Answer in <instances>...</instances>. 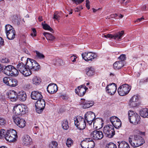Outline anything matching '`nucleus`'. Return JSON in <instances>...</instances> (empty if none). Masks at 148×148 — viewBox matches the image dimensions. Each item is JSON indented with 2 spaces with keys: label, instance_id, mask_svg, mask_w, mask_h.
<instances>
[{
  "label": "nucleus",
  "instance_id": "f257e3e1",
  "mask_svg": "<svg viewBox=\"0 0 148 148\" xmlns=\"http://www.w3.org/2000/svg\"><path fill=\"white\" fill-rule=\"evenodd\" d=\"M134 132L136 134L130 136L129 137V143L134 147L142 145L145 143V140L141 136L145 135V132H140L138 130H135Z\"/></svg>",
  "mask_w": 148,
  "mask_h": 148
},
{
  "label": "nucleus",
  "instance_id": "f03ea898",
  "mask_svg": "<svg viewBox=\"0 0 148 148\" xmlns=\"http://www.w3.org/2000/svg\"><path fill=\"white\" fill-rule=\"evenodd\" d=\"M95 113L91 111L87 112L84 116V119L90 125H92V122L94 125L95 123H97L100 122L101 123V119L99 118L95 119Z\"/></svg>",
  "mask_w": 148,
  "mask_h": 148
},
{
  "label": "nucleus",
  "instance_id": "7ed1b4c3",
  "mask_svg": "<svg viewBox=\"0 0 148 148\" xmlns=\"http://www.w3.org/2000/svg\"><path fill=\"white\" fill-rule=\"evenodd\" d=\"M13 112L16 115L25 114L28 112V108L24 105H16L13 109Z\"/></svg>",
  "mask_w": 148,
  "mask_h": 148
},
{
  "label": "nucleus",
  "instance_id": "20e7f679",
  "mask_svg": "<svg viewBox=\"0 0 148 148\" xmlns=\"http://www.w3.org/2000/svg\"><path fill=\"white\" fill-rule=\"evenodd\" d=\"M75 125L78 129L81 130H82L85 129L86 126V123L85 120L82 116H77V117L74 118Z\"/></svg>",
  "mask_w": 148,
  "mask_h": 148
},
{
  "label": "nucleus",
  "instance_id": "39448f33",
  "mask_svg": "<svg viewBox=\"0 0 148 148\" xmlns=\"http://www.w3.org/2000/svg\"><path fill=\"white\" fill-rule=\"evenodd\" d=\"M27 60L26 62L27 67L35 71H38L40 69V66L35 60L28 58H27Z\"/></svg>",
  "mask_w": 148,
  "mask_h": 148
},
{
  "label": "nucleus",
  "instance_id": "423d86ee",
  "mask_svg": "<svg viewBox=\"0 0 148 148\" xmlns=\"http://www.w3.org/2000/svg\"><path fill=\"white\" fill-rule=\"evenodd\" d=\"M128 115L129 120L131 123L136 125L140 123V118L137 113L130 110L128 112Z\"/></svg>",
  "mask_w": 148,
  "mask_h": 148
},
{
  "label": "nucleus",
  "instance_id": "0eeeda50",
  "mask_svg": "<svg viewBox=\"0 0 148 148\" xmlns=\"http://www.w3.org/2000/svg\"><path fill=\"white\" fill-rule=\"evenodd\" d=\"M104 134L107 137L112 138L115 134V131L112 125H105L103 128Z\"/></svg>",
  "mask_w": 148,
  "mask_h": 148
},
{
  "label": "nucleus",
  "instance_id": "6e6552de",
  "mask_svg": "<svg viewBox=\"0 0 148 148\" xmlns=\"http://www.w3.org/2000/svg\"><path fill=\"white\" fill-rule=\"evenodd\" d=\"M131 89V86L127 84H123L119 87L117 91L120 96H123L127 95Z\"/></svg>",
  "mask_w": 148,
  "mask_h": 148
},
{
  "label": "nucleus",
  "instance_id": "1a4fd4ad",
  "mask_svg": "<svg viewBox=\"0 0 148 148\" xmlns=\"http://www.w3.org/2000/svg\"><path fill=\"white\" fill-rule=\"evenodd\" d=\"M6 140L10 142H14L17 137L16 131L13 129L8 130L5 136Z\"/></svg>",
  "mask_w": 148,
  "mask_h": 148
},
{
  "label": "nucleus",
  "instance_id": "9d476101",
  "mask_svg": "<svg viewBox=\"0 0 148 148\" xmlns=\"http://www.w3.org/2000/svg\"><path fill=\"white\" fill-rule=\"evenodd\" d=\"M45 106V100L40 99L37 101L35 104L36 111L38 113L42 112L44 109Z\"/></svg>",
  "mask_w": 148,
  "mask_h": 148
},
{
  "label": "nucleus",
  "instance_id": "9b49d317",
  "mask_svg": "<svg viewBox=\"0 0 148 148\" xmlns=\"http://www.w3.org/2000/svg\"><path fill=\"white\" fill-rule=\"evenodd\" d=\"M124 31H122L119 32L114 35L108 34L106 35H105L104 37L106 38H110L116 40L117 42H119L121 40L123 35L124 34Z\"/></svg>",
  "mask_w": 148,
  "mask_h": 148
},
{
  "label": "nucleus",
  "instance_id": "f8f14e48",
  "mask_svg": "<svg viewBox=\"0 0 148 148\" xmlns=\"http://www.w3.org/2000/svg\"><path fill=\"white\" fill-rule=\"evenodd\" d=\"M82 58L87 62L92 61L97 56L96 54L91 52H84L82 54Z\"/></svg>",
  "mask_w": 148,
  "mask_h": 148
},
{
  "label": "nucleus",
  "instance_id": "ddd939ff",
  "mask_svg": "<svg viewBox=\"0 0 148 148\" xmlns=\"http://www.w3.org/2000/svg\"><path fill=\"white\" fill-rule=\"evenodd\" d=\"M91 137L95 140H99L101 139L103 137L102 132L101 131L95 130L92 132L90 134Z\"/></svg>",
  "mask_w": 148,
  "mask_h": 148
},
{
  "label": "nucleus",
  "instance_id": "4468645a",
  "mask_svg": "<svg viewBox=\"0 0 148 148\" xmlns=\"http://www.w3.org/2000/svg\"><path fill=\"white\" fill-rule=\"evenodd\" d=\"M12 118L16 124L21 128L24 127L26 125V122L24 119L19 117L13 116Z\"/></svg>",
  "mask_w": 148,
  "mask_h": 148
},
{
  "label": "nucleus",
  "instance_id": "2eb2a0df",
  "mask_svg": "<svg viewBox=\"0 0 148 148\" xmlns=\"http://www.w3.org/2000/svg\"><path fill=\"white\" fill-rule=\"evenodd\" d=\"M106 92L111 95L114 94L117 89V85L113 83L108 85L106 88Z\"/></svg>",
  "mask_w": 148,
  "mask_h": 148
},
{
  "label": "nucleus",
  "instance_id": "dca6fc26",
  "mask_svg": "<svg viewBox=\"0 0 148 148\" xmlns=\"http://www.w3.org/2000/svg\"><path fill=\"white\" fill-rule=\"evenodd\" d=\"M88 88L84 85H82L78 86L77 90H75V92L80 97L83 96L85 94L86 91Z\"/></svg>",
  "mask_w": 148,
  "mask_h": 148
},
{
  "label": "nucleus",
  "instance_id": "f3484780",
  "mask_svg": "<svg viewBox=\"0 0 148 148\" xmlns=\"http://www.w3.org/2000/svg\"><path fill=\"white\" fill-rule=\"evenodd\" d=\"M31 98L34 100H39L42 98L41 92L37 91H32L31 95Z\"/></svg>",
  "mask_w": 148,
  "mask_h": 148
},
{
  "label": "nucleus",
  "instance_id": "a211bd4d",
  "mask_svg": "<svg viewBox=\"0 0 148 148\" xmlns=\"http://www.w3.org/2000/svg\"><path fill=\"white\" fill-rule=\"evenodd\" d=\"M23 144L26 146H29L32 144V139L27 135H24L22 137Z\"/></svg>",
  "mask_w": 148,
  "mask_h": 148
},
{
  "label": "nucleus",
  "instance_id": "6ab92c4d",
  "mask_svg": "<svg viewBox=\"0 0 148 148\" xmlns=\"http://www.w3.org/2000/svg\"><path fill=\"white\" fill-rule=\"evenodd\" d=\"M47 90L49 93L53 94L57 91L58 87L57 85L55 84H50L47 86Z\"/></svg>",
  "mask_w": 148,
  "mask_h": 148
},
{
  "label": "nucleus",
  "instance_id": "aec40b11",
  "mask_svg": "<svg viewBox=\"0 0 148 148\" xmlns=\"http://www.w3.org/2000/svg\"><path fill=\"white\" fill-rule=\"evenodd\" d=\"M81 103L84 108H88L94 105V102L92 101H86L84 99H81Z\"/></svg>",
  "mask_w": 148,
  "mask_h": 148
},
{
  "label": "nucleus",
  "instance_id": "412c9836",
  "mask_svg": "<svg viewBox=\"0 0 148 148\" xmlns=\"http://www.w3.org/2000/svg\"><path fill=\"white\" fill-rule=\"evenodd\" d=\"M17 99H18L21 101H25L27 98V95L25 92L21 90L17 94Z\"/></svg>",
  "mask_w": 148,
  "mask_h": 148
},
{
  "label": "nucleus",
  "instance_id": "4be33fe9",
  "mask_svg": "<svg viewBox=\"0 0 148 148\" xmlns=\"http://www.w3.org/2000/svg\"><path fill=\"white\" fill-rule=\"evenodd\" d=\"M7 96L12 101H16L17 99V93L14 90H10L8 93Z\"/></svg>",
  "mask_w": 148,
  "mask_h": 148
},
{
  "label": "nucleus",
  "instance_id": "5701e85b",
  "mask_svg": "<svg viewBox=\"0 0 148 148\" xmlns=\"http://www.w3.org/2000/svg\"><path fill=\"white\" fill-rule=\"evenodd\" d=\"M86 74L88 77H91L95 74V69L92 66H89L85 69Z\"/></svg>",
  "mask_w": 148,
  "mask_h": 148
},
{
  "label": "nucleus",
  "instance_id": "b1692460",
  "mask_svg": "<svg viewBox=\"0 0 148 148\" xmlns=\"http://www.w3.org/2000/svg\"><path fill=\"white\" fill-rule=\"evenodd\" d=\"M11 66H12V65H8L6 66H4V68L2 69L1 71L4 74L10 76L11 75V70L12 69Z\"/></svg>",
  "mask_w": 148,
  "mask_h": 148
},
{
  "label": "nucleus",
  "instance_id": "393cba45",
  "mask_svg": "<svg viewBox=\"0 0 148 148\" xmlns=\"http://www.w3.org/2000/svg\"><path fill=\"white\" fill-rule=\"evenodd\" d=\"M124 66V62L122 61H117L113 65L114 69L116 70L120 69Z\"/></svg>",
  "mask_w": 148,
  "mask_h": 148
},
{
  "label": "nucleus",
  "instance_id": "a878e982",
  "mask_svg": "<svg viewBox=\"0 0 148 148\" xmlns=\"http://www.w3.org/2000/svg\"><path fill=\"white\" fill-rule=\"evenodd\" d=\"M92 138H86L82 140L80 144L82 148H87L88 142L91 141Z\"/></svg>",
  "mask_w": 148,
  "mask_h": 148
},
{
  "label": "nucleus",
  "instance_id": "bb28decb",
  "mask_svg": "<svg viewBox=\"0 0 148 148\" xmlns=\"http://www.w3.org/2000/svg\"><path fill=\"white\" fill-rule=\"evenodd\" d=\"M52 63L55 65L62 66L64 64L63 60L61 59L56 58L53 61Z\"/></svg>",
  "mask_w": 148,
  "mask_h": 148
},
{
  "label": "nucleus",
  "instance_id": "cd10ccee",
  "mask_svg": "<svg viewBox=\"0 0 148 148\" xmlns=\"http://www.w3.org/2000/svg\"><path fill=\"white\" fill-rule=\"evenodd\" d=\"M118 148H130L129 144L125 141L118 142Z\"/></svg>",
  "mask_w": 148,
  "mask_h": 148
},
{
  "label": "nucleus",
  "instance_id": "c85d7f7f",
  "mask_svg": "<svg viewBox=\"0 0 148 148\" xmlns=\"http://www.w3.org/2000/svg\"><path fill=\"white\" fill-rule=\"evenodd\" d=\"M7 38L10 40L13 39L15 37L16 33L15 31H12V32L6 33Z\"/></svg>",
  "mask_w": 148,
  "mask_h": 148
},
{
  "label": "nucleus",
  "instance_id": "c756f323",
  "mask_svg": "<svg viewBox=\"0 0 148 148\" xmlns=\"http://www.w3.org/2000/svg\"><path fill=\"white\" fill-rule=\"evenodd\" d=\"M140 116L144 118H148V109L147 108L142 109L140 111Z\"/></svg>",
  "mask_w": 148,
  "mask_h": 148
},
{
  "label": "nucleus",
  "instance_id": "7c9ffc66",
  "mask_svg": "<svg viewBox=\"0 0 148 148\" xmlns=\"http://www.w3.org/2000/svg\"><path fill=\"white\" fill-rule=\"evenodd\" d=\"M26 67V64H25L23 62L19 63L17 65V68L21 73L22 71L23 72V70H25Z\"/></svg>",
  "mask_w": 148,
  "mask_h": 148
},
{
  "label": "nucleus",
  "instance_id": "2f4dec72",
  "mask_svg": "<svg viewBox=\"0 0 148 148\" xmlns=\"http://www.w3.org/2000/svg\"><path fill=\"white\" fill-rule=\"evenodd\" d=\"M17 80L12 77H11L10 80L8 83V85L9 86L14 87L16 86L18 84Z\"/></svg>",
  "mask_w": 148,
  "mask_h": 148
},
{
  "label": "nucleus",
  "instance_id": "473e14b6",
  "mask_svg": "<svg viewBox=\"0 0 148 148\" xmlns=\"http://www.w3.org/2000/svg\"><path fill=\"white\" fill-rule=\"evenodd\" d=\"M30 69L29 67L26 66L25 70H23V72L22 71L21 73L25 76H29L32 74Z\"/></svg>",
  "mask_w": 148,
  "mask_h": 148
},
{
  "label": "nucleus",
  "instance_id": "72a5a7b5",
  "mask_svg": "<svg viewBox=\"0 0 148 148\" xmlns=\"http://www.w3.org/2000/svg\"><path fill=\"white\" fill-rule=\"evenodd\" d=\"M43 34L47 40H53L55 39L54 36L49 33L44 32L43 33Z\"/></svg>",
  "mask_w": 148,
  "mask_h": 148
},
{
  "label": "nucleus",
  "instance_id": "f704fd0d",
  "mask_svg": "<svg viewBox=\"0 0 148 148\" xmlns=\"http://www.w3.org/2000/svg\"><path fill=\"white\" fill-rule=\"evenodd\" d=\"M41 81V79L40 78L35 76L33 77L32 79L33 84L36 85H39Z\"/></svg>",
  "mask_w": 148,
  "mask_h": 148
},
{
  "label": "nucleus",
  "instance_id": "c9c22d12",
  "mask_svg": "<svg viewBox=\"0 0 148 148\" xmlns=\"http://www.w3.org/2000/svg\"><path fill=\"white\" fill-rule=\"evenodd\" d=\"M11 66L12 69L11 70V75H12L14 76H16L18 75L19 73L18 70V69H16L13 66Z\"/></svg>",
  "mask_w": 148,
  "mask_h": 148
},
{
  "label": "nucleus",
  "instance_id": "e433bc0d",
  "mask_svg": "<svg viewBox=\"0 0 148 148\" xmlns=\"http://www.w3.org/2000/svg\"><path fill=\"white\" fill-rule=\"evenodd\" d=\"M42 27L44 29L49 31L51 32H53V29L47 24L46 23L44 24L42 23Z\"/></svg>",
  "mask_w": 148,
  "mask_h": 148
},
{
  "label": "nucleus",
  "instance_id": "4c0bfd02",
  "mask_svg": "<svg viewBox=\"0 0 148 148\" xmlns=\"http://www.w3.org/2000/svg\"><path fill=\"white\" fill-rule=\"evenodd\" d=\"M62 128L65 130H67L69 128L68 122L67 120H64L62 122Z\"/></svg>",
  "mask_w": 148,
  "mask_h": 148
},
{
  "label": "nucleus",
  "instance_id": "58836bf2",
  "mask_svg": "<svg viewBox=\"0 0 148 148\" xmlns=\"http://www.w3.org/2000/svg\"><path fill=\"white\" fill-rule=\"evenodd\" d=\"M36 53V57L39 59H43L45 58V56L42 53L37 51H34Z\"/></svg>",
  "mask_w": 148,
  "mask_h": 148
},
{
  "label": "nucleus",
  "instance_id": "ea45409f",
  "mask_svg": "<svg viewBox=\"0 0 148 148\" xmlns=\"http://www.w3.org/2000/svg\"><path fill=\"white\" fill-rule=\"evenodd\" d=\"M58 145V143L56 141H51L49 144V148H57Z\"/></svg>",
  "mask_w": 148,
  "mask_h": 148
},
{
  "label": "nucleus",
  "instance_id": "a19ab883",
  "mask_svg": "<svg viewBox=\"0 0 148 148\" xmlns=\"http://www.w3.org/2000/svg\"><path fill=\"white\" fill-rule=\"evenodd\" d=\"M5 32H10L15 30L13 27L10 25H6L5 26Z\"/></svg>",
  "mask_w": 148,
  "mask_h": 148
},
{
  "label": "nucleus",
  "instance_id": "79ce46f5",
  "mask_svg": "<svg viewBox=\"0 0 148 148\" xmlns=\"http://www.w3.org/2000/svg\"><path fill=\"white\" fill-rule=\"evenodd\" d=\"M73 140L70 138H69L67 139L66 144L67 146L68 147H70L73 145Z\"/></svg>",
  "mask_w": 148,
  "mask_h": 148
},
{
  "label": "nucleus",
  "instance_id": "37998d69",
  "mask_svg": "<svg viewBox=\"0 0 148 148\" xmlns=\"http://www.w3.org/2000/svg\"><path fill=\"white\" fill-rule=\"evenodd\" d=\"M121 122L119 119V121H117L115 123H113L112 126L116 128H118L121 127Z\"/></svg>",
  "mask_w": 148,
  "mask_h": 148
},
{
  "label": "nucleus",
  "instance_id": "c03bdc74",
  "mask_svg": "<svg viewBox=\"0 0 148 148\" xmlns=\"http://www.w3.org/2000/svg\"><path fill=\"white\" fill-rule=\"evenodd\" d=\"M0 62L3 63H7L10 62V60L8 58L2 57L0 60Z\"/></svg>",
  "mask_w": 148,
  "mask_h": 148
},
{
  "label": "nucleus",
  "instance_id": "a18cd8bd",
  "mask_svg": "<svg viewBox=\"0 0 148 148\" xmlns=\"http://www.w3.org/2000/svg\"><path fill=\"white\" fill-rule=\"evenodd\" d=\"M106 148H117V146L113 143H110L106 145Z\"/></svg>",
  "mask_w": 148,
  "mask_h": 148
},
{
  "label": "nucleus",
  "instance_id": "49530a36",
  "mask_svg": "<svg viewBox=\"0 0 148 148\" xmlns=\"http://www.w3.org/2000/svg\"><path fill=\"white\" fill-rule=\"evenodd\" d=\"M110 120L112 125L113 124V123H115L117 121H119V119L115 116L111 117H110Z\"/></svg>",
  "mask_w": 148,
  "mask_h": 148
},
{
  "label": "nucleus",
  "instance_id": "de8ad7c7",
  "mask_svg": "<svg viewBox=\"0 0 148 148\" xmlns=\"http://www.w3.org/2000/svg\"><path fill=\"white\" fill-rule=\"evenodd\" d=\"M95 143L92 138V140L88 142L87 148H93L95 146Z\"/></svg>",
  "mask_w": 148,
  "mask_h": 148
},
{
  "label": "nucleus",
  "instance_id": "09e8293b",
  "mask_svg": "<svg viewBox=\"0 0 148 148\" xmlns=\"http://www.w3.org/2000/svg\"><path fill=\"white\" fill-rule=\"evenodd\" d=\"M7 132L5 130L3 129H1L0 131V135L1 136V138L4 137L5 138V136L6 135Z\"/></svg>",
  "mask_w": 148,
  "mask_h": 148
},
{
  "label": "nucleus",
  "instance_id": "8fccbe9b",
  "mask_svg": "<svg viewBox=\"0 0 148 148\" xmlns=\"http://www.w3.org/2000/svg\"><path fill=\"white\" fill-rule=\"evenodd\" d=\"M6 123V121L4 118L0 117V126L2 127L4 126Z\"/></svg>",
  "mask_w": 148,
  "mask_h": 148
},
{
  "label": "nucleus",
  "instance_id": "3c124183",
  "mask_svg": "<svg viewBox=\"0 0 148 148\" xmlns=\"http://www.w3.org/2000/svg\"><path fill=\"white\" fill-rule=\"evenodd\" d=\"M10 78L11 77H4L3 79V82L8 86V83H9V82L10 80Z\"/></svg>",
  "mask_w": 148,
  "mask_h": 148
},
{
  "label": "nucleus",
  "instance_id": "603ef678",
  "mask_svg": "<svg viewBox=\"0 0 148 148\" xmlns=\"http://www.w3.org/2000/svg\"><path fill=\"white\" fill-rule=\"evenodd\" d=\"M60 16L57 12H55L53 18L58 21L60 19Z\"/></svg>",
  "mask_w": 148,
  "mask_h": 148
},
{
  "label": "nucleus",
  "instance_id": "864d4df0",
  "mask_svg": "<svg viewBox=\"0 0 148 148\" xmlns=\"http://www.w3.org/2000/svg\"><path fill=\"white\" fill-rule=\"evenodd\" d=\"M129 104L130 107H135L138 105L137 102L130 100V101Z\"/></svg>",
  "mask_w": 148,
  "mask_h": 148
},
{
  "label": "nucleus",
  "instance_id": "5fc2aeb1",
  "mask_svg": "<svg viewBox=\"0 0 148 148\" xmlns=\"http://www.w3.org/2000/svg\"><path fill=\"white\" fill-rule=\"evenodd\" d=\"M119 60H120V61H122L123 62L126 59V55L125 54H122L118 58Z\"/></svg>",
  "mask_w": 148,
  "mask_h": 148
},
{
  "label": "nucleus",
  "instance_id": "6e6d98bb",
  "mask_svg": "<svg viewBox=\"0 0 148 148\" xmlns=\"http://www.w3.org/2000/svg\"><path fill=\"white\" fill-rule=\"evenodd\" d=\"M131 101H135V102H138V97L136 95H134L130 99V100Z\"/></svg>",
  "mask_w": 148,
  "mask_h": 148
},
{
  "label": "nucleus",
  "instance_id": "4d7b16f0",
  "mask_svg": "<svg viewBox=\"0 0 148 148\" xmlns=\"http://www.w3.org/2000/svg\"><path fill=\"white\" fill-rule=\"evenodd\" d=\"M33 33L31 34V35L33 37L36 36V31L35 28H33L32 29Z\"/></svg>",
  "mask_w": 148,
  "mask_h": 148
},
{
  "label": "nucleus",
  "instance_id": "13d9d810",
  "mask_svg": "<svg viewBox=\"0 0 148 148\" xmlns=\"http://www.w3.org/2000/svg\"><path fill=\"white\" fill-rule=\"evenodd\" d=\"M4 41L3 39L1 37H0V48L2 47L4 45Z\"/></svg>",
  "mask_w": 148,
  "mask_h": 148
},
{
  "label": "nucleus",
  "instance_id": "bf43d9fd",
  "mask_svg": "<svg viewBox=\"0 0 148 148\" xmlns=\"http://www.w3.org/2000/svg\"><path fill=\"white\" fill-rule=\"evenodd\" d=\"M72 1L74 2L77 4L81 3L84 0H72Z\"/></svg>",
  "mask_w": 148,
  "mask_h": 148
},
{
  "label": "nucleus",
  "instance_id": "052dcab7",
  "mask_svg": "<svg viewBox=\"0 0 148 148\" xmlns=\"http://www.w3.org/2000/svg\"><path fill=\"white\" fill-rule=\"evenodd\" d=\"M77 58L75 56L73 55L71 57L70 59L72 62H74L76 61Z\"/></svg>",
  "mask_w": 148,
  "mask_h": 148
},
{
  "label": "nucleus",
  "instance_id": "680f3d73",
  "mask_svg": "<svg viewBox=\"0 0 148 148\" xmlns=\"http://www.w3.org/2000/svg\"><path fill=\"white\" fill-rule=\"evenodd\" d=\"M86 6L88 10L90 9V1L89 0H86Z\"/></svg>",
  "mask_w": 148,
  "mask_h": 148
},
{
  "label": "nucleus",
  "instance_id": "e2e57ef3",
  "mask_svg": "<svg viewBox=\"0 0 148 148\" xmlns=\"http://www.w3.org/2000/svg\"><path fill=\"white\" fill-rule=\"evenodd\" d=\"M118 15L116 14H111L110 16V18H115Z\"/></svg>",
  "mask_w": 148,
  "mask_h": 148
},
{
  "label": "nucleus",
  "instance_id": "0e129e2a",
  "mask_svg": "<svg viewBox=\"0 0 148 148\" xmlns=\"http://www.w3.org/2000/svg\"><path fill=\"white\" fill-rule=\"evenodd\" d=\"M140 81L143 83L148 82V77L141 79Z\"/></svg>",
  "mask_w": 148,
  "mask_h": 148
},
{
  "label": "nucleus",
  "instance_id": "69168bd1",
  "mask_svg": "<svg viewBox=\"0 0 148 148\" xmlns=\"http://www.w3.org/2000/svg\"><path fill=\"white\" fill-rule=\"evenodd\" d=\"M22 51L27 54L29 55L30 54L28 50L25 48H23Z\"/></svg>",
  "mask_w": 148,
  "mask_h": 148
},
{
  "label": "nucleus",
  "instance_id": "338daca9",
  "mask_svg": "<svg viewBox=\"0 0 148 148\" xmlns=\"http://www.w3.org/2000/svg\"><path fill=\"white\" fill-rule=\"evenodd\" d=\"M144 18L143 17H142L140 18H138L137 19V20L135 21V22H136V21L137 22H140L142 20L144 19Z\"/></svg>",
  "mask_w": 148,
  "mask_h": 148
},
{
  "label": "nucleus",
  "instance_id": "774afa93",
  "mask_svg": "<svg viewBox=\"0 0 148 148\" xmlns=\"http://www.w3.org/2000/svg\"><path fill=\"white\" fill-rule=\"evenodd\" d=\"M76 9L77 10H78L79 11V10H82V9H83V8H82V6H79L77 7L76 8Z\"/></svg>",
  "mask_w": 148,
  "mask_h": 148
}]
</instances>
